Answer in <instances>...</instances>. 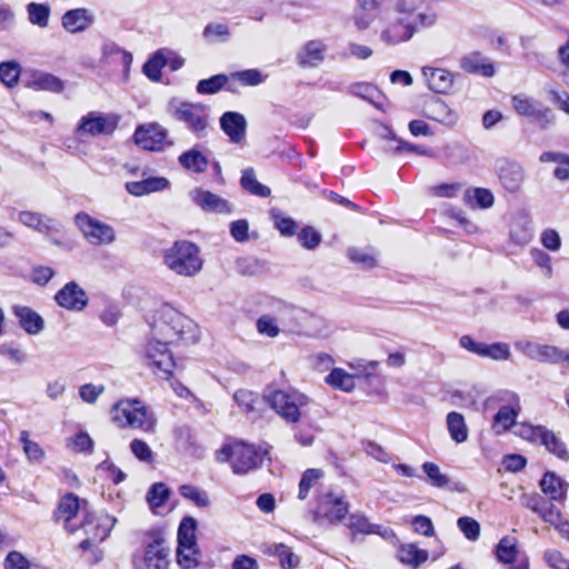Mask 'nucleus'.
Returning <instances> with one entry per match:
<instances>
[{
	"label": "nucleus",
	"mask_w": 569,
	"mask_h": 569,
	"mask_svg": "<svg viewBox=\"0 0 569 569\" xmlns=\"http://www.w3.org/2000/svg\"><path fill=\"white\" fill-rule=\"evenodd\" d=\"M153 335L169 345L198 340V327L189 317L171 307H164L152 328Z\"/></svg>",
	"instance_id": "f257e3e1"
},
{
	"label": "nucleus",
	"mask_w": 569,
	"mask_h": 569,
	"mask_svg": "<svg viewBox=\"0 0 569 569\" xmlns=\"http://www.w3.org/2000/svg\"><path fill=\"white\" fill-rule=\"evenodd\" d=\"M171 548L159 529L148 530L142 539L140 551L133 555L132 563L134 569H170Z\"/></svg>",
	"instance_id": "f03ea898"
},
{
	"label": "nucleus",
	"mask_w": 569,
	"mask_h": 569,
	"mask_svg": "<svg viewBox=\"0 0 569 569\" xmlns=\"http://www.w3.org/2000/svg\"><path fill=\"white\" fill-rule=\"evenodd\" d=\"M168 112L172 119L183 123L196 138L201 139L207 136L210 126L209 106L171 99L168 103Z\"/></svg>",
	"instance_id": "7ed1b4c3"
},
{
	"label": "nucleus",
	"mask_w": 569,
	"mask_h": 569,
	"mask_svg": "<svg viewBox=\"0 0 569 569\" xmlns=\"http://www.w3.org/2000/svg\"><path fill=\"white\" fill-rule=\"evenodd\" d=\"M163 259L170 270L184 277L197 274L203 264L199 247L187 240L176 241L164 252Z\"/></svg>",
	"instance_id": "20e7f679"
},
{
	"label": "nucleus",
	"mask_w": 569,
	"mask_h": 569,
	"mask_svg": "<svg viewBox=\"0 0 569 569\" xmlns=\"http://www.w3.org/2000/svg\"><path fill=\"white\" fill-rule=\"evenodd\" d=\"M268 406L287 423H297L301 419L302 409L310 399L297 390H270L263 393Z\"/></svg>",
	"instance_id": "39448f33"
},
{
	"label": "nucleus",
	"mask_w": 569,
	"mask_h": 569,
	"mask_svg": "<svg viewBox=\"0 0 569 569\" xmlns=\"http://www.w3.org/2000/svg\"><path fill=\"white\" fill-rule=\"evenodd\" d=\"M140 355L150 369L158 370L163 379L169 380L172 377L176 361L172 352L169 349V343L163 341L158 336L153 335L142 346Z\"/></svg>",
	"instance_id": "423d86ee"
},
{
	"label": "nucleus",
	"mask_w": 569,
	"mask_h": 569,
	"mask_svg": "<svg viewBox=\"0 0 569 569\" xmlns=\"http://www.w3.org/2000/svg\"><path fill=\"white\" fill-rule=\"evenodd\" d=\"M113 420L119 427L138 428L143 431H152L154 420L148 415L147 409L139 400H121L112 408Z\"/></svg>",
	"instance_id": "0eeeda50"
},
{
	"label": "nucleus",
	"mask_w": 569,
	"mask_h": 569,
	"mask_svg": "<svg viewBox=\"0 0 569 569\" xmlns=\"http://www.w3.org/2000/svg\"><path fill=\"white\" fill-rule=\"evenodd\" d=\"M133 141L139 148L152 152L162 151L173 144L169 140L168 130L158 122L139 124L134 130Z\"/></svg>",
	"instance_id": "6e6552de"
},
{
	"label": "nucleus",
	"mask_w": 569,
	"mask_h": 569,
	"mask_svg": "<svg viewBox=\"0 0 569 569\" xmlns=\"http://www.w3.org/2000/svg\"><path fill=\"white\" fill-rule=\"evenodd\" d=\"M495 399L506 403L493 416V428L497 433H502L517 425L516 420L521 411L520 398L513 391L502 390Z\"/></svg>",
	"instance_id": "1a4fd4ad"
},
{
	"label": "nucleus",
	"mask_w": 569,
	"mask_h": 569,
	"mask_svg": "<svg viewBox=\"0 0 569 569\" xmlns=\"http://www.w3.org/2000/svg\"><path fill=\"white\" fill-rule=\"evenodd\" d=\"M268 456V450L244 441L234 442V461L232 471L237 475H246L260 468Z\"/></svg>",
	"instance_id": "9d476101"
},
{
	"label": "nucleus",
	"mask_w": 569,
	"mask_h": 569,
	"mask_svg": "<svg viewBox=\"0 0 569 569\" xmlns=\"http://www.w3.org/2000/svg\"><path fill=\"white\" fill-rule=\"evenodd\" d=\"M74 221L91 244H110L116 240V233L111 226L100 222L84 212L78 213Z\"/></svg>",
	"instance_id": "9b49d317"
},
{
	"label": "nucleus",
	"mask_w": 569,
	"mask_h": 569,
	"mask_svg": "<svg viewBox=\"0 0 569 569\" xmlns=\"http://www.w3.org/2000/svg\"><path fill=\"white\" fill-rule=\"evenodd\" d=\"M348 511L349 503L343 497L328 492L319 498L317 509L313 512V520L316 522L327 520L330 525H338L346 518Z\"/></svg>",
	"instance_id": "f8f14e48"
},
{
	"label": "nucleus",
	"mask_w": 569,
	"mask_h": 569,
	"mask_svg": "<svg viewBox=\"0 0 569 569\" xmlns=\"http://www.w3.org/2000/svg\"><path fill=\"white\" fill-rule=\"evenodd\" d=\"M515 348L530 360L549 365L563 362L566 352V349L557 346L540 345L528 340L517 341Z\"/></svg>",
	"instance_id": "ddd939ff"
},
{
	"label": "nucleus",
	"mask_w": 569,
	"mask_h": 569,
	"mask_svg": "<svg viewBox=\"0 0 569 569\" xmlns=\"http://www.w3.org/2000/svg\"><path fill=\"white\" fill-rule=\"evenodd\" d=\"M117 124V117L91 111L81 118L77 127V133L79 136L89 134L92 137L99 134L110 136L116 130Z\"/></svg>",
	"instance_id": "4468645a"
},
{
	"label": "nucleus",
	"mask_w": 569,
	"mask_h": 569,
	"mask_svg": "<svg viewBox=\"0 0 569 569\" xmlns=\"http://www.w3.org/2000/svg\"><path fill=\"white\" fill-rule=\"evenodd\" d=\"M87 507V500H81L77 495L69 492L62 496L59 500L58 507L53 513V518L57 522L62 520L64 522V529L73 533L79 529V527L73 526L71 520L81 510L86 513L89 512Z\"/></svg>",
	"instance_id": "2eb2a0df"
},
{
	"label": "nucleus",
	"mask_w": 569,
	"mask_h": 569,
	"mask_svg": "<svg viewBox=\"0 0 569 569\" xmlns=\"http://www.w3.org/2000/svg\"><path fill=\"white\" fill-rule=\"evenodd\" d=\"M497 173L505 190L515 193L520 190L525 181V170L516 161L502 159L497 161Z\"/></svg>",
	"instance_id": "dca6fc26"
},
{
	"label": "nucleus",
	"mask_w": 569,
	"mask_h": 569,
	"mask_svg": "<svg viewBox=\"0 0 569 569\" xmlns=\"http://www.w3.org/2000/svg\"><path fill=\"white\" fill-rule=\"evenodd\" d=\"M116 521L114 517L107 513L97 516L87 512L79 528L83 529L87 536L91 535L93 540L102 542L109 537Z\"/></svg>",
	"instance_id": "f3484780"
},
{
	"label": "nucleus",
	"mask_w": 569,
	"mask_h": 569,
	"mask_svg": "<svg viewBox=\"0 0 569 569\" xmlns=\"http://www.w3.org/2000/svg\"><path fill=\"white\" fill-rule=\"evenodd\" d=\"M54 299L60 307L71 311H81L88 306L86 291L74 281L61 288Z\"/></svg>",
	"instance_id": "a211bd4d"
},
{
	"label": "nucleus",
	"mask_w": 569,
	"mask_h": 569,
	"mask_svg": "<svg viewBox=\"0 0 569 569\" xmlns=\"http://www.w3.org/2000/svg\"><path fill=\"white\" fill-rule=\"evenodd\" d=\"M416 31L417 24L413 21H407L406 17H399L381 32L380 39L388 46H397L409 41Z\"/></svg>",
	"instance_id": "6ab92c4d"
},
{
	"label": "nucleus",
	"mask_w": 569,
	"mask_h": 569,
	"mask_svg": "<svg viewBox=\"0 0 569 569\" xmlns=\"http://www.w3.org/2000/svg\"><path fill=\"white\" fill-rule=\"evenodd\" d=\"M520 502L536 512L545 522L556 523L560 517V510L539 493H525L520 497Z\"/></svg>",
	"instance_id": "aec40b11"
},
{
	"label": "nucleus",
	"mask_w": 569,
	"mask_h": 569,
	"mask_svg": "<svg viewBox=\"0 0 569 569\" xmlns=\"http://www.w3.org/2000/svg\"><path fill=\"white\" fill-rule=\"evenodd\" d=\"M189 196L191 200L204 211L214 213L232 212L230 203L211 191L196 188L190 191Z\"/></svg>",
	"instance_id": "412c9836"
},
{
	"label": "nucleus",
	"mask_w": 569,
	"mask_h": 569,
	"mask_svg": "<svg viewBox=\"0 0 569 569\" xmlns=\"http://www.w3.org/2000/svg\"><path fill=\"white\" fill-rule=\"evenodd\" d=\"M221 130L228 136L232 143H241L246 138L247 120L243 114L237 111H227L220 119Z\"/></svg>",
	"instance_id": "4be33fe9"
},
{
	"label": "nucleus",
	"mask_w": 569,
	"mask_h": 569,
	"mask_svg": "<svg viewBox=\"0 0 569 569\" xmlns=\"http://www.w3.org/2000/svg\"><path fill=\"white\" fill-rule=\"evenodd\" d=\"M18 221L46 236L59 232L61 227L54 219L33 211L19 212Z\"/></svg>",
	"instance_id": "5701e85b"
},
{
	"label": "nucleus",
	"mask_w": 569,
	"mask_h": 569,
	"mask_svg": "<svg viewBox=\"0 0 569 569\" xmlns=\"http://www.w3.org/2000/svg\"><path fill=\"white\" fill-rule=\"evenodd\" d=\"M421 71L431 91L446 94L451 90L455 76L449 70L423 67Z\"/></svg>",
	"instance_id": "b1692460"
},
{
	"label": "nucleus",
	"mask_w": 569,
	"mask_h": 569,
	"mask_svg": "<svg viewBox=\"0 0 569 569\" xmlns=\"http://www.w3.org/2000/svg\"><path fill=\"white\" fill-rule=\"evenodd\" d=\"M327 46L322 40H310L305 43L297 54V62L302 68L318 67L325 60Z\"/></svg>",
	"instance_id": "393cba45"
},
{
	"label": "nucleus",
	"mask_w": 569,
	"mask_h": 569,
	"mask_svg": "<svg viewBox=\"0 0 569 569\" xmlns=\"http://www.w3.org/2000/svg\"><path fill=\"white\" fill-rule=\"evenodd\" d=\"M169 187L170 181L164 177H149L140 181H129L124 186L127 192L134 197L163 191Z\"/></svg>",
	"instance_id": "a878e982"
},
{
	"label": "nucleus",
	"mask_w": 569,
	"mask_h": 569,
	"mask_svg": "<svg viewBox=\"0 0 569 569\" xmlns=\"http://www.w3.org/2000/svg\"><path fill=\"white\" fill-rule=\"evenodd\" d=\"M459 66L468 73L481 74L483 77H492L495 74L493 64L479 51L465 54L460 59Z\"/></svg>",
	"instance_id": "bb28decb"
},
{
	"label": "nucleus",
	"mask_w": 569,
	"mask_h": 569,
	"mask_svg": "<svg viewBox=\"0 0 569 569\" xmlns=\"http://www.w3.org/2000/svg\"><path fill=\"white\" fill-rule=\"evenodd\" d=\"M425 114L429 119L448 127L453 126L458 120L457 113L439 98H433L425 106Z\"/></svg>",
	"instance_id": "cd10ccee"
},
{
	"label": "nucleus",
	"mask_w": 569,
	"mask_h": 569,
	"mask_svg": "<svg viewBox=\"0 0 569 569\" xmlns=\"http://www.w3.org/2000/svg\"><path fill=\"white\" fill-rule=\"evenodd\" d=\"M347 527L353 535H378L387 538L391 533L390 529L380 525L371 523L369 519L360 512L351 513L349 516Z\"/></svg>",
	"instance_id": "c85d7f7f"
},
{
	"label": "nucleus",
	"mask_w": 569,
	"mask_h": 569,
	"mask_svg": "<svg viewBox=\"0 0 569 569\" xmlns=\"http://www.w3.org/2000/svg\"><path fill=\"white\" fill-rule=\"evenodd\" d=\"M542 492L549 497L551 501H563L569 485L552 471H547L540 480Z\"/></svg>",
	"instance_id": "c756f323"
},
{
	"label": "nucleus",
	"mask_w": 569,
	"mask_h": 569,
	"mask_svg": "<svg viewBox=\"0 0 569 569\" xmlns=\"http://www.w3.org/2000/svg\"><path fill=\"white\" fill-rule=\"evenodd\" d=\"M14 316L19 320L20 327L29 335H38L44 327L43 319L39 313L26 306H14L12 308Z\"/></svg>",
	"instance_id": "7c9ffc66"
},
{
	"label": "nucleus",
	"mask_w": 569,
	"mask_h": 569,
	"mask_svg": "<svg viewBox=\"0 0 569 569\" xmlns=\"http://www.w3.org/2000/svg\"><path fill=\"white\" fill-rule=\"evenodd\" d=\"M349 92L359 97L379 110H385L382 101L386 100L385 94L373 84L368 82H358L349 87Z\"/></svg>",
	"instance_id": "2f4dec72"
},
{
	"label": "nucleus",
	"mask_w": 569,
	"mask_h": 569,
	"mask_svg": "<svg viewBox=\"0 0 569 569\" xmlns=\"http://www.w3.org/2000/svg\"><path fill=\"white\" fill-rule=\"evenodd\" d=\"M61 22L67 31L77 33L86 30L92 23V19L86 9H72L62 16Z\"/></svg>",
	"instance_id": "473e14b6"
},
{
	"label": "nucleus",
	"mask_w": 569,
	"mask_h": 569,
	"mask_svg": "<svg viewBox=\"0 0 569 569\" xmlns=\"http://www.w3.org/2000/svg\"><path fill=\"white\" fill-rule=\"evenodd\" d=\"M264 552L277 557L282 569H293L300 563V558L284 543H269L266 546Z\"/></svg>",
	"instance_id": "72a5a7b5"
},
{
	"label": "nucleus",
	"mask_w": 569,
	"mask_h": 569,
	"mask_svg": "<svg viewBox=\"0 0 569 569\" xmlns=\"http://www.w3.org/2000/svg\"><path fill=\"white\" fill-rule=\"evenodd\" d=\"M28 87L39 91L59 93L63 90V82L56 76L42 71L34 72L28 82Z\"/></svg>",
	"instance_id": "f704fd0d"
},
{
	"label": "nucleus",
	"mask_w": 569,
	"mask_h": 569,
	"mask_svg": "<svg viewBox=\"0 0 569 569\" xmlns=\"http://www.w3.org/2000/svg\"><path fill=\"white\" fill-rule=\"evenodd\" d=\"M179 164L189 171L202 173L207 170L209 160L197 148L189 149L178 157Z\"/></svg>",
	"instance_id": "c9c22d12"
},
{
	"label": "nucleus",
	"mask_w": 569,
	"mask_h": 569,
	"mask_svg": "<svg viewBox=\"0 0 569 569\" xmlns=\"http://www.w3.org/2000/svg\"><path fill=\"white\" fill-rule=\"evenodd\" d=\"M539 445L545 446L547 451L556 456L558 459L565 462L569 461V450L567 449L566 443L547 427L543 430Z\"/></svg>",
	"instance_id": "e433bc0d"
},
{
	"label": "nucleus",
	"mask_w": 569,
	"mask_h": 569,
	"mask_svg": "<svg viewBox=\"0 0 569 569\" xmlns=\"http://www.w3.org/2000/svg\"><path fill=\"white\" fill-rule=\"evenodd\" d=\"M428 551L419 549L413 543L401 545L398 550L399 560L412 569H417L420 565L428 560Z\"/></svg>",
	"instance_id": "4c0bfd02"
},
{
	"label": "nucleus",
	"mask_w": 569,
	"mask_h": 569,
	"mask_svg": "<svg viewBox=\"0 0 569 569\" xmlns=\"http://www.w3.org/2000/svg\"><path fill=\"white\" fill-rule=\"evenodd\" d=\"M197 520L192 517H184L178 528V547H197Z\"/></svg>",
	"instance_id": "58836bf2"
},
{
	"label": "nucleus",
	"mask_w": 569,
	"mask_h": 569,
	"mask_svg": "<svg viewBox=\"0 0 569 569\" xmlns=\"http://www.w3.org/2000/svg\"><path fill=\"white\" fill-rule=\"evenodd\" d=\"M240 183L246 191L257 197L267 198L271 193L267 186L257 180L252 168H247L242 171Z\"/></svg>",
	"instance_id": "ea45409f"
},
{
	"label": "nucleus",
	"mask_w": 569,
	"mask_h": 569,
	"mask_svg": "<svg viewBox=\"0 0 569 569\" xmlns=\"http://www.w3.org/2000/svg\"><path fill=\"white\" fill-rule=\"evenodd\" d=\"M447 427L451 438L458 442H465L468 438V428L461 413L451 411L447 416Z\"/></svg>",
	"instance_id": "a19ab883"
},
{
	"label": "nucleus",
	"mask_w": 569,
	"mask_h": 569,
	"mask_svg": "<svg viewBox=\"0 0 569 569\" xmlns=\"http://www.w3.org/2000/svg\"><path fill=\"white\" fill-rule=\"evenodd\" d=\"M517 540L512 537H503L496 547V557L505 565H512L517 559Z\"/></svg>",
	"instance_id": "79ce46f5"
},
{
	"label": "nucleus",
	"mask_w": 569,
	"mask_h": 569,
	"mask_svg": "<svg viewBox=\"0 0 569 569\" xmlns=\"http://www.w3.org/2000/svg\"><path fill=\"white\" fill-rule=\"evenodd\" d=\"M50 6L48 3L30 2L27 4L29 21L40 28H46L49 23Z\"/></svg>",
	"instance_id": "37998d69"
},
{
	"label": "nucleus",
	"mask_w": 569,
	"mask_h": 569,
	"mask_svg": "<svg viewBox=\"0 0 569 569\" xmlns=\"http://www.w3.org/2000/svg\"><path fill=\"white\" fill-rule=\"evenodd\" d=\"M326 382L342 391H351L355 388V378L343 369L335 368L327 377Z\"/></svg>",
	"instance_id": "c03bdc74"
},
{
	"label": "nucleus",
	"mask_w": 569,
	"mask_h": 569,
	"mask_svg": "<svg viewBox=\"0 0 569 569\" xmlns=\"http://www.w3.org/2000/svg\"><path fill=\"white\" fill-rule=\"evenodd\" d=\"M179 493L187 500L192 501L199 508H206L210 505L208 493L193 485H181Z\"/></svg>",
	"instance_id": "a18cd8bd"
},
{
	"label": "nucleus",
	"mask_w": 569,
	"mask_h": 569,
	"mask_svg": "<svg viewBox=\"0 0 569 569\" xmlns=\"http://www.w3.org/2000/svg\"><path fill=\"white\" fill-rule=\"evenodd\" d=\"M228 83V76L223 73L214 74L208 79H202L197 83L199 94H214Z\"/></svg>",
	"instance_id": "49530a36"
},
{
	"label": "nucleus",
	"mask_w": 569,
	"mask_h": 569,
	"mask_svg": "<svg viewBox=\"0 0 569 569\" xmlns=\"http://www.w3.org/2000/svg\"><path fill=\"white\" fill-rule=\"evenodd\" d=\"M230 36V29L224 23H208L202 31L203 39L209 43L217 41L226 42Z\"/></svg>",
	"instance_id": "de8ad7c7"
},
{
	"label": "nucleus",
	"mask_w": 569,
	"mask_h": 569,
	"mask_svg": "<svg viewBox=\"0 0 569 569\" xmlns=\"http://www.w3.org/2000/svg\"><path fill=\"white\" fill-rule=\"evenodd\" d=\"M513 433L518 437H520L523 440H527L531 443H539L540 438L543 433L545 426L541 425H531L528 422H520L515 426Z\"/></svg>",
	"instance_id": "09e8293b"
},
{
	"label": "nucleus",
	"mask_w": 569,
	"mask_h": 569,
	"mask_svg": "<svg viewBox=\"0 0 569 569\" xmlns=\"http://www.w3.org/2000/svg\"><path fill=\"white\" fill-rule=\"evenodd\" d=\"M21 67L16 61L0 63V81L8 88L14 87L20 78Z\"/></svg>",
	"instance_id": "8fccbe9b"
},
{
	"label": "nucleus",
	"mask_w": 569,
	"mask_h": 569,
	"mask_svg": "<svg viewBox=\"0 0 569 569\" xmlns=\"http://www.w3.org/2000/svg\"><path fill=\"white\" fill-rule=\"evenodd\" d=\"M422 470L431 486L436 488H446L450 485V478L442 473L439 466L435 462L427 461L422 463Z\"/></svg>",
	"instance_id": "3c124183"
},
{
	"label": "nucleus",
	"mask_w": 569,
	"mask_h": 569,
	"mask_svg": "<svg viewBox=\"0 0 569 569\" xmlns=\"http://www.w3.org/2000/svg\"><path fill=\"white\" fill-rule=\"evenodd\" d=\"M270 216L282 236L292 237L297 233L298 224L292 218L284 217L278 209H271Z\"/></svg>",
	"instance_id": "603ef678"
},
{
	"label": "nucleus",
	"mask_w": 569,
	"mask_h": 569,
	"mask_svg": "<svg viewBox=\"0 0 569 569\" xmlns=\"http://www.w3.org/2000/svg\"><path fill=\"white\" fill-rule=\"evenodd\" d=\"M200 551L198 547H177V565L180 569H193L201 561L198 559Z\"/></svg>",
	"instance_id": "864d4df0"
},
{
	"label": "nucleus",
	"mask_w": 569,
	"mask_h": 569,
	"mask_svg": "<svg viewBox=\"0 0 569 569\" xmlns=\"http://www.w3.org/2000/svg\"><path fill=\"white\" fill-rule=\"evenodd\" d=\"M171 491L167 485L163 482H156L150 487L147 493V501L152 509L159 508L164 505Z\"/></svg>",
	"instance_id": "5fc2aeb1"
},
{
	"label": "nucleus",
	"mask_w": 569,
	"mask_h": 569,
	"mask_svg": "<svg viewBox=\"0 0 569 569\" xmlns=\"http://www.w3.org/2000/svg\"><path fill=\"white\" fill-rule=\"evenodd\" d=\"M20 442L23 451L31 462L40 463L44 458V451L40 445L29 439V432L23 430L20 433Z\"/></svg>",
	"instance_id": "6e6d98bb"
},
{
	"label": "nucleus",
	"mask_w": 569,
	"mask_h": 569,
	"mask_svg": "<svg viewBox=\"0 0 569 569\" xmlns=\"http://www.w3.org/2000/svg\"><path fill=\"white\" fill-rule=\"evenodd\" d=\"M167 59L160 52L153 54L144 64L143 72L152 81H158L161 78V70L166 67Z\"/></svg>",
	"instance_id": "4d7b16f0"
},
{
	"label": "nucleus",
	"mask_w": 569,
	"mask_h": 569,
	"mask_svg": "<svg viewBox=\"0 0 569 569\" xmlns=\"http://www.w3.org/2000/svg\"><path fill=\"white\" fill-rule=\"evenodd\" d=\"M481 357L492 360H509L511 357L510 347L506 342L483 343Z\"/></svg>",
	"instance_id": "13d9d810"
},
{
	"label": "nucleus",
	"mask_w": 569,
	"mask_h": 569,
	"mask_svg": "<svg viewBox=\"0 0 569 569\" xmlns=\"http://www.w3.org/2000/svg\"><path fill=\"white\" fill-rule=\"evenodd\" d=\"M322 476V471L320 469H307L300 479L299 482V492L298 498L300 500H305L310 489L316 485L317 480Z\"/></svg>",
	"instance_id": "bf43d9fd"
},
{
	"label": "nucleus",
	"mask_w": 569,
	"mask_h": 569,
	"mask_svg": "<svg viewBox=\"0 0 569 569\" xmlns=\"http://www.w3.org/2000/svg\"><path fill=\"white\" fill-rule=\"evenodd\" d=\"M93 440L87 432H78L74 437L69 438L67 446L77 452L91 453L93 451Z\"/></svg>",
	"instance_id": "052dcab7"
},
{
	"label": "nucleus",
	"mask_w": 569,
	"mask_h": 569,
	"mask_svg": "<svg viewBox=\"0 0 569 569\" xmlns=\"http://www.w3.org/2000/svg\"><path fill=\"white\" fill-rule=\"evenodd\" d=\"M457 526L468 540L476 541L479 539L480 525L476 519L467 516L460 517L457 520Z\"/></svg>",
	"instance_id": "680f3d73"
},
{
	"label": "nucleus",
	"mask_w": 569,
	"mask_h": 569,
	"mask_svg": "<svg viewBox=\"0 0 569 569\" xmlns=\"http://www.w3.org/2000/svg\"><path fill=\"white\" fill-rule=\"evenodd\" d=\"M297 236L300 244L308 250L316 249L322 239L321 233L309 226L302 228Z\"/></svg>",
	"instance_id": "e2e57ef3"
},
{
	"label": "nucleus",
	"mask_w": 569,
	"mask_h": 569,
	"mask_svg": "<svg viewBox=\"0 0 569 569\" xmlns=\"http://www.w3.org/2000/svg\"><path fill=\"white\" fill-rule=\"evenodd\" d=\"M348 258L366 269H371L377 264L376 258L371 252L359 248L348 249Z\"/></svg>",
	"instance_id": "0e129e2a"
},
{
	"label": "nucleus",
	"mask_w": 569,
	"mask_h": 569,
	"mask_svg": "<svg viewBox=\"0 0 569 569\" xmlns=\"http://www.w3.org/2000/svg\"><path fill=\"white\" fill-rule=\"evenodd\" d=\"M233 399L242 409L243 412L249 413L254 411V405L257 402L258 397L256 393L249 390L240 389L234 392Z\"/></svg>",
	"instance_id": "69168bd1"
},
{
	"label": "nucleus",
	"mask_w": 569,
	"mask_h": 569,
	"mask_svg": "<svg viewBox=\"0 0 569 569\" xmlns=\"http://www.w3.org/2000/svg\"><path fill=\"white\" fill-rule=\"evenodd\" d=\"M531 118L533 123L542 130L549 128L555 122L552 110L548 107H541L540 104L536 108Z\"/></svg>",
	"instance_id": "338daca9"
},
{
	"label": "nucleus",
	"mask_w": 569,
	"mask_h": 569,
	"mask_svg": "<svg viewBox=\"0 0 569 569\" xmlns=\"http://www.w3.org/2000/svg\"><path fill=\"white\" fill-rule=\"evenodd\" d=\"M512 106L520 116L531 117L539 103L523 96H515L512 98Z\"/></svg>",
	"instance_id": "774afa93"
}]
</instances>
